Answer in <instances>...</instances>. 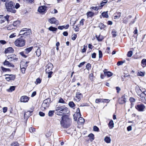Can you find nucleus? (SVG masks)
Here are the masks:
<instances>
[{
	"mask_svg": "<svg viewBox=\"0 0 146 146\" xmlns=\"http://www.w3.org/2000/svg\"><path fill=\"white\" fill-rule=\"evenodd\" d=\"M71 123V121L67 115H65L62 117V120L60 121V124L65 128L69 127Z\"/></svg>",
	"mask_w": 146,
	"mask_h": 146,
	"instance_id": "obj_1",
	"label": "nucleus"
},
{
	"mask_svg": "<svg viewBox=\"0 0 146 146\" xmlns=\"http://www.w3.org/2000/svg\"><path fill=\"white\" fill-rule=\"evenodd\" d=\"M5 5L8 11L13 13H15L16 12V10L15 9V3L11 1L6 2Z\"/></svg>",
	"mask_w": 146,
	"mask_h": 146,
	"instance_id": "obj_2",
	"label": "nucleus"
},
{
	"mask_svg": "<svg viewBox=\"0 0 146 146\" xmlns=\"http://www.w3.org/2000/svg\"><path fill=\"white\" fill-rule=\"evenodd\" d=\"M25 40L22 38V36L16 39L14 42L15 46L17 47H21L25 46Z\"/></svg>",
	"mask_w": 146,
	"mask_h": 146,
	"instance_id": "obj_3",
	"label": "nucleus"
},
{
	"mask_svg": "<svg viewBox=\"0 0 146 146\" xmlns=\"http://www.w3.org/2000/svg\"><path fill=\"white\" fill-rule=\"evenodd\" d=\"M68 110V108L66 107H57L56 108V113L59 115H61L66 113Z\"/></svg>",
	"mask_w": 146,
	"mask_h": 146,
	"instance_id": "obj_4",
	"label": "nucleus"
},
{
	"mask_svg": "<svg viewBox=\"0 0 146 146\" xmlns=\"http://www.w3.org/2000/svg\"><path fill=\"white\" fill-rule=\"evenodd\" d=\"M50 101V100L48 99L45 100L43 101L41 107V109L42 110H44L48 107Z\"/></svg>",
	"mask_w": 146,
	"mask_h": 146,
	"instance_id": "obj_5",
	"label": "nucleus"
},
{
	"mask_svg": "<svg viewBox=\"0 0 146 146\" xmlns=\"http://www.w3.org/2000/svg\"><path fill=\"white\" fill-rule=\"evenodd\" d=\"M9 16L7 15L5 17H3V15H0V23L1 24L4 22L6 21H7V23H8L9 22Z\"/></svg>",
	"mask_w": 146,
	"mask_h": 146,
	"instance_id": "obj_6",
	"label": "nucleus"
},
{
	"mask_svg": "<svg viewBox=\"0 0 146 146\" xmlns=\"http://www.w3.org/2000/svg\"><path fill=\"white\" fill-rule=\"evenodd\" d=\"M47 7L45 5H43L39 7L38 9V11L40 13H45Z\"/></svg>",
	"mask_w": 146,
	"mask_h": 146,
	"instance_id": "obj_7",
	"label": "nucleus"
},
{
	"mask_svg": "<svg viewBox=\"0 0 146 146\" xmlns=\"http://www.w3.org/2000/svg\"><path fill=\"white\" fill-rule=\"evenodd\" d=\"M82 97V94L79 92H77L76 93V96L74 100L76 102L79 101Z\"/></svg>",
	"mask_w": 146,
	"mask_h": 146,
	"instance_id": "obj_8",
	"label": "nucleus"
},
{
	"mask_svg": "<svg viewBox=\"0 0 146 146\" xmlns=\"http://www.w3.org/2000/svg\"><path fill=\"white\" fill-rule=\"evenodd\" d=\"M5 76H6L5 79L8 81L14 80L15 78V76L13 75L5 74Z\"/></svg>",
	"mask_w": 146,
	"mask_h": 146,
	"instance_id": "obj_9",
	"label": "nucleus"
},
{
	"mask_svg": "<svg viewBox=\"0 0 146 146\" xmlns=\"http://www.w3.org/2000/svg\"><path fill=\"white\" fill-rule=\"evenodd\" d=\"M135 90L139 96L140 97L143 96V92L142 91L139 86H137L135 87Z\"/></svg>",
	"mask_w": 146,
	"mask_h": 146,
	"instance_id": "obj_10",
	"label": "nucleus"
},
{
	"mask_svg": "<svg viewBox=\"0 0 146 146\" xmlns=\"http://www.w3.org/2000/svg\"><path fill=\"white\" fill-rule=\"evenodd\" d=\"M24 64H25V63L22 62H21L20 65V67L21 69V71L23 74H24L25 73L26 69L27 66V65L25 64V65H24V66H23Z\"/></svg>",
	"mask_w": 146,
	"mask_h": 146,
	"instance_id": "obj_11",
	"label": "nucleus"
},
{
	"mask_svg": "<svg viewBox=\"0 0 146 146\" xmlns=\"http://www.w3.org/2000/svg\"><path fill=\"white\" fill-rule=\"evenodd\" d=\"M136 109L139 111H143L145 107L144 105L143 104L138 105L135 106Z\"/></svg>",
	"mask_w": 146,
	"mask_h": 146,
	"instance_id": "obj_12",
	"label": "nucleus"
},
{
	"mask_svg": "<svg viewBox=\"0 0 146 146\" xmlns=\"http://www.w3.org/2000/svg\"><path fill=\"white\" fill-rule=\"evenodd\" d=\"M27 28L22 29L20 32L19 35L27 36L29 34V32L27 31Z\"/></svg>",
	"mask_w": 146,
	"mask_h": 146,
	"instance_id": "obj_13",
	"label": "nucleus"
},
{
	"mask_svg": "<svg viewBox=\"0 0 146 146\" xmlns=\"http://www.w3.org/2000/svg\"><path fill=\"white\" fill-rule=\"evenodd\" d=\"M7 58L10 61L17 60H18V58H17L16 55L14 54H12L9 56H8Z\"/></svg>",
	"mask_w": 146,
	"mask_h": 146,
	"instance_id": "obj_14",
	"label": "nucleus"
},
{
	"mask_svg": "<svg viewBox=\"0 0 146 146\" xmlns=\"http://www.w3.org/2000/svg\"><path fill=\"white\" fill-rule=\"evenodd\" d=\"M29 100V97L26 96H21L20 99V102L24 103L27 102Z\"/></svg>",
	"mask_w": 146,
	"mask_h": 146,
	"instance_id": "obj_15",
	"label": "nucleus"
},
{
	"mask_svg": "<svg viewBox=\"0 0 146 146\" xmlns=\"http://www.w3.org/2000/svg\"><path fill=\"white\" fill-rule=\"evenodd\" d=\"M3 65L4 66H6L9 67H12L13 68L15 67L14 65L11 63L5 60L3 62Z\"/></svg>",
	"mask_w": 146,
	"mask_h": 146,
	"instance_id": "obj_16",
	"label": "nucleus"
},
{
	"mask_svg": "<svg viewBox=\"0 0 146 146\" xmlns=\"http://www.w3.org/2000/svg\"><path fill=\"white\" fill-rule=\"evenodd\" d=\"M46 72L51 71L53 68V65L51 63H49L46 66Z\"/></svg>",
	"mask_w": 146,
	"mask_h": 146,
	"instance_id": "obj_17",
	"label": "nucleus"
},
{
	"mask_svg": "<svg viewBox=\"0 0 146 146\" xmlns=\"http://www.w3.org/2000/svg\"><path fill=\"white\" fill-rule=\"evenodd\" d=\"M126 102V99L125 96H123L121 98H119V102L120 104H123L125 103Z\"/></svg>",
	"mask_w": 146,
	"mask_h": 146,
	"instance_id": "obj_18",
	"label": "nucleus"
},
{
	"mask_svg": "<svg viewBox=\"0 0 146 146\" xmlns=\"http://www.w3.org/2000/svg\"><path fill=\"white\" fill-rule=\"evenodd\" d=\"M49 22L52 24H56L58 23V21L54 17L48 20Z\"/></svg>",
	"mask_w": 146,
	"mask_h": 146,
	"instance_id": "obj_19",
	"label": "nucleus"
},
{
	"mask_svg": "<svg viewBox=\"0 0 146 146\" xmlns=\"http://www.w3.org/2000/svg\"><path fill=\"white\" fill-rule=\"evenodd\" d=\"M31 112L32 111H28L25 112L24 115L25 119H27L31 115Z\"/></svg>",
	"mask_w": 146,
	"mask_h": 146,
	"instance_id": "obj_20",
	"label": "nucleus"
},
{
	"mask_svg": "<svg viewBox=\"0 0 146 146\" xmlns=\"http://www.w3.org/2000/svg\"><path fill=\"white\" fill-rule=\"evenodd\" d=\"M14 51L13 49L11 47H9L6 49L5 51V54L8 53H12Z\"/></svg>",
	"mask_w": 146,
	"mask_h": 146,
	"instance_id": "obj_21",
	"label": "nucleus"
},
{
	"mask_svg": "<svg viewBox=\"0 0 146 146\" xmlns=\"http://www.w3.org/2000/svg\"><path fill=\"white\" fill-rule=\"evenodd\" d=\"M20 22L19 21H17L14 22L13 23V25L16 29L20 25Z\"/></svg>",
	"mask_w": 146,
	"mask_h": 146,
	"instance_id": "obj_22",
	"label": "nucleus"
},
{
	"mask_svg": "<svg viewBox=\"0 0 146 146\" xmlns=\"http://www.w3.org/2000/svg\"><path fill=\"white\" fill-rule=\"evenodd\" d=\"M84 122V119L82 117H79L78 119V124H83Z\"/></svg>",
	"mask_w": 146,
	"mask_h": 146,
	"instance_id": "obj_23",
	"label": "nucleus"
},
{
	"mask_svg": "<svg viewBox=\"0 0 146 146\" xmlns=\"http://www.w3.org/2000/svg\"><path fill=\"white\" fill-rule=\"evenodd\" d=\"M114 124L113 120H111L108 124L110 128V129H112L114 127Z\"/></svg>",
	"mask_w": 146,
	"mask_h": 146,
	"instance_id": "obj_24",
	"label": "nucleus"
},
{
	"mask_svg": "<svg viewBox=\"0 0 146 146\" xmlns=\"http://www.w3.org/2000/svg\"><path fill=\"white\" fill-rule=\"evenodd\" d=\"M6 27L8 30H11L13 29H15L13 24H11L8 25Z\"/></svg>",
	"mask_w": 146,
	"mask_h": 146,
	"instance_id": "obj_25",
	"label": "nucleus"
},
{
	"mask_svg": "<svg viewBox=\"0 0 146 146\" xmlns=\"http://www.w3.org/2000/svg\"><path fill=\"white\" fill-rule=\"evenodd\" d=\"M96 36L97 40L98 41H101L104 38L100 34H99V35H96Z\"/></svg>",
	"mask_w": 146,
	"mask_h": 146,
	"instance_id": "obj_26",
	"label": "nucleus"
},
{
	"mask_svg": "<svg viewBox=\"0 0 146 146\" xmlns=\"http://www.w3.org/2000/svg\"><path fill=\"white\" fill-rule=\"evenodd\" d=\"M86 14L88 17H92L94 16V13L93 12L90 11L88 12Z\"/></svg>",
	"mask_w": 146,
	"mask_h": 146,
	"instance_id": "obj_27",
	"label": "nucleus"
},
{
	"mask_svg": "<svg viewBox=\"0 0 146 146\" xmlns=\"http://www.w3.org/2000/svg\"><path fill=\"white\" fill-rule=\"evenodd\" d=\"M36 55L38 57H39L41 54V51L40 47H38L36 51Z\"/></svg>",
	"mask_w": 146,
	"mask_h": 146,
	"instance_id": "obj_28",
	"label": "nucleus"
},
{
	"mask_svg": "<svg viewBox=\"0 0 146 146\" xmlns=\"http://www.w3.org/2000/svg\"><path fill=\"white\" fill-rule=\"evenodd\" d=\"M33 48V47H31L27 48L25 49V53L26 54H28L29 52H30L31 50H32Z\"/></svg>",
	"mask_w": 146,
	"mask_h": 146,
	"instance_id": "obj_29",
	"label": "nucleus"
},
{
	"mask_svg": "<svg viewBox=\"0 0 146 146\" xmlns=\"http://www.w3.org/2000/svg\"><path fill=\"white\" fill-rule=\"evenodd\" d=\"M104 140L106 143H110L111 139L110 137L107 136L105 137Z\"/></svg>",
	"mask_w": 146,
	"mask_h": 146,
	"instance_id": "obj_30",
	"label": "nucleus"
},
{
	"mask_svg": "<svg viewBox=\"0 0 146 146\" xmlns=\"http://www.w3.org/2000/svg\"><path fill=\"white\" fill-rule=\"evenodd\" d=\"M141 65L144 68L146 66V59H143L141 60Z\"/></svg>",
	"mask_w": 146,
	"mask_h": 146,
	"instance_id": "obj_31",
	"label": "nucleus"
},
{
	"mask_svg": "<svg viewBox=\"0 0 146 146\" xmlns=\"http://www.w3.org/2000/svg\"><path fill=\"white\" fill-rule=\"evenodd\" d=\"M88 137L89 138V139L91 141H92L94 139V135L92 133H90L89 134Z\"/></svg>",
	"mask_w": 146,
	"mask_h": 146,
	"instance_id": "obj_32",
	"label": "nucleus"
},
{
	"mask_svg": "<svg viewBox=\"0 0 146 146\" xmlns=\"http://www.w3.org/2000/svg\"><path fill=\"white\" fill-rule=\"evenodd\" d=\"M15 87L14 86H11L9 89L7 90V91L8 92H11L15 90Z\"/></svg>",
	"mask_w": 146,
	"mask_h": 146,
	"instance_id": "obj_33",
	"label": "nucleus"
},
{
	"mask_svg": "<svg viewBox=\"0 0 146 146\" xmlns=\"http://www.w3.org/2000/svg\"><path fill=\"white\" fill-rule=\"evenodd\" d=\"M102 16L104 18H108L109 16L108 14V12H104L102 14Z\"/></svg>",
	"mask_w": 146,
	"mask_h": 146,
	"instance_id": "obj_34",
	"label": "nucleus"
},
{
	"mask_svg": "<svg viewBox=\"0 0 146 146\" xmlns=\"http://www.w3.org/2000/svg\"><path fill=\"white\" fill-rule=\"evenodd\" d=\"M104 74L108 77H111L113 75L112 73L109 71L104 72Z\"/></svg>",
	"mask_w": 146,
	"mask_h": 146,
	"instance_id": "obj_35",
	"label": "nucleus"
},
{
	"mask_svg": "<svg viewBox=\"0 0 146 146\" xmlns=\"http://www.w3.org/2000/svg\"><path fill=\"white\" fill-rule=\"evenodd\" d=\"M48 30L50 31H56L57 30V28L52 27H50L48 28Z\"/></svg>",
	"mask_w": 146,
	"mask_h": 146,
	"instance_id": "obj_36",
	"label": "nucleus"
},
{
	"mask_svg": "<svg viewBox=\"0 0 146 146\" xmlns=\"http://www.w3.org/2000/svg\"><path fill=\"white\" fill-rule=\"evenodd\" d=\"M141 97L140 99L141 101L144 103H146V100L145 98L144 97V96L140 97Z\"/></svg>",
	"mask_w": 146,
	"mask_h": 146,
	"instance_id": "obj_37",
	"label": "nucleus"
},
{
	"mask_svg": "<svg viewBox=\"0 0 146 146\" xmlns=\"http://www.w3.org/2000/svg\"><path fill=\"white\" fill-rule=\"evenodd\" d=\"M68 105L71 108H73L75 106L74 103L73 102H69Z\"/></svg>",
	"mask_w": 146,
	"mask_h": 146,
	"instance_id": "obj_38",
	"label": "nucleus"
},
{
	"mask_svg": "<svg viewBox=\"0 0 146 146\" xmlns=\"http://www.w3.org/2000/svg\"><path fill=\"white\" fill-rule=\"evenodd\" d=\"M95 102L96 103H98L100 102H103V99H97L95 100Z\"/></svg>",
	"mask_w": 146,
	"mask_h": 146,
	"instance_id": "obj_39",
	"label": "nucleus"
},
{
	"mask_svg": "<svg viewBox=\"0 0 146 146\" xmlns=\"http://www.w3.org/2000/svg\"><path fill=\"white\" fill-rule=\"evenodd\" d=\"M1 68L2 70H3V72H6L7 71H9L10 70L9 69L5 68L3 66L1 67Z\"/></svg>",
	"mask_w": 146,
	"mask_h": 146,
	"instance_id": "obj_40",
	"label": "nucleus"
},
{
	"mask_svg": "<svg viewBox=\"0 0 146 146\" xmlns=\"http://www.w3.org/2000/svg\"><path fill=\"white\" fill-rule=\"evenodd\" d=\"M54 111H50L48 113V116L50 117L52 116L54 114Z\"/></svg>",
	"mask_w": 146,
	"mask_h": 146,
	"instance_id": "obj_41",
	"label": "nucleus"
},
{
	"mask_svg": "<svg viewBox=\"0 0 146 146\" xmlns=\"http://www.w3.org/2000/svg\"><path fill=\"white\" fill-rule=\"evenodd\" d=\"M98 55L99 57L100 58H102L103 54L102 51L100 50H98Z\"/></svg>",
	"mask_w": 146,
	"mask_h": 146,
	"instance_id": "obj_42",
	"label": "nucleus"
},
{
	"mask_svg": "<svg viewBox=\"0 0 146 146\" xmlns=\"http://www.w3.org/2000/svg\"><path fill=\"white\" fill-rule=\"evenodd\" d=\"M107 2V0H104L102 1V2L101 3L100 6L102 7L104 5V4L106 3Z\"/></svg>",
	"mask_w": 146,
	"mask_h": 146,
	"instance_id": "obj_43",
	"label": "nucleus"
},
{
	"mask_svg": "<svg viewBox=\"0 0 146 146\" xmlns=\"http://www.w3.org/2000/svg\"><path fill=\"white\" fill-rule=\"evenodd\" d=\"M133 54V52L131 51H129L127 54V56L128 57H131Z\"/></svg>",
	"mask_w": 146,
	"mask_h": 146,
	"instance_id": "obj_44",
	"label": "nucleus"
},
{
	"mask_svg": "<svg viewBox=\"0 0 146 146\" xmlns=\"http://www.w3.org/2000/svg\"><path fill=\"white\" fill-rule=\"evenodd\" d=\"M145 75L144 73L143 72L139 71L137 73V75L140 76H143Z\"/></svg>",
	"mask_w": 146,
	"mask_h": 146,
	"instance_id": "obj_45",
	"label": "nucleus"
},
{
	"mask_svg": "<svg viewBox=\"0 0 146 146\" xmlns=\"http://www.w3.org/2000/svg\"><path fill=\"white\" fill-rule=\"evenodd\" d=\"M77 113L76 115L77 116H78L79 117H80L81 116V115L80 112V109L79 108H78L77 110Z\"/></svg>",
	"mask_w": 146,
	"mask_h": 146,
	"instance_id": "obj_46",
	"label": "nucleus"
},
{
	"mask_svg": "<svg viewBox=\"0 0 146 146\" xmlns=\"http://www.w3.org/2000/svg\"><path fill=\"white\" fill-rule=\"evenodd\" d=\"M93 130L95 131H99V128L96 126H94L93 127Z\"/></svg>",
	"mask_w": 146,
	"mask_h": 146,
	"instance_id": "obj_47",
	"label": "nucleus"
},
{
	"mask_svg": "<svg viewBox=\"0 0 146 146\" xmlns=\"http://www.w3.org/2000/svg\"><path fill=\"white\" fill-rule=\"evenodd\" d=\"M51 135V133L49 131H47L45 134V136L46 137H49Z\"/></svg>",
	"mask_w": 146,
	"mask_h": 146,
	"instance_id": "obj_48",
	"label": "nucleus"
},
{
	"mask_svg": "<svg viewBox=\"0 0 146 146\" xmlns=\"http://www.w3.org/2000/svg\"><path fill=\"white\" fill-rule=\"evenodd\" d=\"M90 9H93L96 11H98L99 9V8L97 7H90Z\"/></svg>",
	"mask_w": 146,
	"mask_h": 146,
	"instance_id": "obj_49",
	"label": "nucleus"
},
{
	"mask_svg": "<svg viewBox=\"0 0 146 146\" xmlns=\"http://www.w3.org/2000/svg\"><path fill=\"white\" fill-rule=\"evenodd\" d=\"M99 27L100 28V29H103L105 27V26L102 23H101L99 24Z\"/></svg>",
	"mask_w": 146,
	"mask_h": 146,
	"instance_id": "obj_50",
	"label": "nucleus"
},
{
	"mask_svg": "<svg viewBox=\"0 0 146 146\" xmlns=\"http://www.w3.org/2000/svg\"><path fill=\"white\" fill-rule=\"evenodd\" d=\"M77 35L76 34H74L72 35V39L74 40L76 39V38L77 37Z\"/></svg>",
	"mask_w": 146,
	"mask_h": 146,
	"instance_id": "obj_51",
	"label": "nucleus"
},
{
	"mask_svg": "<svg viewBox=\"0 0 146 146\" xmlns=\"http://www.w3.org/2000/svg\"><path fill=\"white\" fill-rule=\"evenodd\" d=\"M41 80L39 78H38L36 80V84H40L41 82Z\"/></svg>",
	"mask_w": 146,
	"mask_h": 146,
	"instance_id": "obj_52",
	"label": "nucleus"
},
{
	"mask_svg": "<svg viewBox=\"0 0 146 146\" xmlns=\"http://www.w3.org/2000/svg\"><path fill=\"white\" fill-rule=\"evenodd\" d=\"M24 58H26L27 56L25 54L24 52H21L19 53Z\"/></svg>",
	"mask_w": 146,
	"mask_h": 146,
	"instance_id": "obj_53",
	"label": "nucleus"
},
{
	"mask_svg": "<svg viewBox=\"0 0 146 146\" xmlns=\"http://www.w3.org/2000/svg\"><path fill=\"white\" fill-rule=\"evenodd\" d=\"M12 146H19V144L17 142H13L11 144Z\"/></svg>",
	"mask_w": 146,
	"mask_h": 146,
	"instance_id": "obj_54",
	"label": "nucleus"
},
{
	"mask_svg": "<svg viewBox=\"0 0 146 146\" xmlns=\"http://www.w3.org/2000/svg\"><path fill=\"white\" fill-rule=\"evenodd\" d=\"M16 36V33H13V34L11 35H10L9 37L10 38H12L15 37Z\"/></svg>",
	"mask_w": 146,
	"mask_h": 146,
	"instance_id": "obj_55",
	"label": "nucleus"
},
{
	"mask_svg": "<svg viewBox=\"0 0 146 146\" xmlns=\"http://www.w3.org/2000/svg\"><path fill=\"white\" fill-rule=\"evenodd\" d=\"M74 30L75 31V32H78L79 31V27L77 25L75 26V27L74 28Z\"/></svg>",
	"mask_w": 146,
	"mask_h": 146,
	"instance_id": "obj_56",
	"label": "nucleus"
},
{
	"mask_svg": "<svg viewBox=\"0 0 146 146\" xmlns=\"http://www.w3.org/2000/svg\"><path fill=\"white\" fill-rule=\"evenodd\" d=\"M48 73V78H50L51 77V75L52 74V72L51 71H48V72H46Z\"/></svg>",
	"mask_w": 146,
	"mask_h": 146,
	"instance_id": "obj_57",
	"label": "nucleus"
},
{
	"mask_svg": "<svg viewBox=\"0 0 146 146\" xmlns=\"http://www.w3.org/2000/svg\"><path fill=\"white\" fill-rule=\"evenodd\" d=\"M103 102L102 103H109L110 100L109 99H103Z\"/></svg>",
	"mask_w": 146,
	"mask_h": 146,
	"instance_id": "obj_58",
	"label": "nucleus"
},
{
	"mask_svg": "<svg viewBox=\"0 0 146 146\" xmlns=\"http://www.w3.org/2000/svg\"><path fill=\"white\" fill-rule=\"evenodd\" d=\"M124 63V62L122 61H119L118 62H117V66H119L122 65Z\"/></svg>",
	"mask_w": 146,
	"mask_h": 146,
	"instance_id": "obj_59",
	"label": "nucleus"
},
{
	"mask_svg": "<svg viewBox=\"0 0 146 146\" xmlns=\"http://www.w3.org/2000/svg\"><path fill=\"white\" fill-rule=\"evenodd\" d=\"M59 102L60 103H63V104L65 103V102L61 98H60V99H59Z\"/></svg>",
	"mask_w": 146,
	"mask_h": 146,
	"instance_id": "obj_60",
	"label": "nucleus"
},
{
	"mask_svg": "<svg viewBox=\"0 0 146 146\" xmlns=\"http://www.w3.org/2000/svg\"><path fill=\"white\" fill-rule=\"evenodd\" d=\"M96 54L94 52L91 55V57L92 58H96Z\"/></svg>",
	"mask_w": 146,
	"mask_h": 146,
	"instance_id": "obj_61",
	"label": "nucleus"
},
{
	"mask_svg": "<svg viewBox=\"0 0 146 146\" xmlns=\"http://www.w3.org/2000/svg\"><path fill=\"white\" fill-rule=\"evenodd\" d=\"M84 19H82L80 22V24L81 25H84Z\"/></svg>",
	"mask_w": 146,
	"mask_h": 146,
	"instance_id": "obj_62",
	"label": "nucleus"
},
{
	"mask_svg": "<svg viewBox=\"0 0 146 146\" xmlns=\"http://www.w3.org/2000/svg\"><path fill=\"white\" fill-rule=\"evenodd\" d=\"M112 34L113 37H115L117 36L116 32L115 31H112Z\"/></svg>",
	"mask_w": 146,
	"mask_h": 146,
	"instance_id": "obj_63",
	"label": "nucleus"
},
{
	"mask_svg": "<svg viewBox=\"0 0 146 146\" xmlns=\"http://www.w3.org/2000/svg\"><path fill=\"white\" fill-rule=\"evenodd\" d=\"M3 112L4 113H5L7 111V107H4L3 108Z\"/></svg>",
	"mask_w": 146,
	"mask_h": 146,
	"instance_id": "obj_64",
	"label": "nucleus"
}]
</instances>
